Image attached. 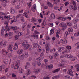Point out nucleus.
I'll use <instances>...</instances> for the list:
<instances>
[{
	"mask_svg": "<svg viewBox=\"0 0 79 79\" xmlns=\"http://www.w3.org/2000/svg\"><path fill=\"white\" fill-rule=\"evenodd\" d=\"M20 64V60H18L16 63L15 62H13L12 65L11 66L12 68L14 67V69H17L19 67Z\"/></svg>",
	"mask_w": 79,
	"mask_h": 79,
	"instance_id": "f257e3e1",
	"label": "nucleus"
},
{
	"mask_svg": "<svg viewBox=\"0 0 79 79\" xmlns=\"http://www.w3.org/2000/svg\"><path fill=\"white\" fill-rule=\"evenodd\" d=\"M18 58L21 60H23L24 59V55L23 54H19L18 56Z\"/></svg>",
	"mask_w": 79,
	"mask_h": 79,
	"instance_id": "f03ea898",
	"label": "nucleus"
},
{
	"mask_svg": "<svg viewBox=\"0 0 79 79\" xmlns=\"http://www.w3.org/2000/svg\"><path fill=\"white\" fill-rule=\"evenodd\" d=\"M67 73L68 74L71 75V76H74V75H73V72L71 69H69L67 72Z\"/></svg>",
	"mask_w": 79,
	"mask_h": 79,
	"instance_id": "7ed1b4c3",
	"label": "nucleus"
},
{
	"mask_svg": "<svg viewBox=\"0 0 79 79\" xmlns=\"http://www.w3.org/2000/svg\"><path fill=\"white\" fill-rule=\"evenodd\" d=\"M46 53H48V49H49V47L50 46V44H47V43H46Z\"/></svg>",
	"mask_w": 79,
	"mask_h": 79,
	"instance_id": "20e7f679",
	"label": "nucleus"
},
{
	"mask_svg": "<svg viewBox=\"0 0 79 79\" xmlns=\"http://www.w3.org/2000/svg\"><path fill=\"white\" fill-rule=\"evenodd\" d=\"M65 56L66 57V58H73V56L70 54H66L65 55Z\"/></svg>",
	"mask_w": 79,
	"mask_h": 79,
	"instance_id": "39448f33",
	"label": "nucleus"
},
{
	"mask_svg": "<svg viewBox=\"0 0 79 79\" xmlns=\"http://www.w3.org/2000/svg\"><path fill=\"white\" fill-rule=\"evenodd\" d=\"M38 45V44L37 43H35L32 45L31 47L32 48H35L37 47Z\"/></svg>",
	"mask_w": 79,
	"mask_h": 79,
	"instance_id": "423d86ee",
	"label": "nucleus"
},
{
	"mask_svg": "<svg viewBox=\"0 0 79 79\" xmlns=\"http://www.w3.org/2000/svg\"><path fill=\"white\" fill-rule=\"evenodd\" d=\"M22 45L24 47L26 46V45H27V41L26 40L24 41L22 43Z\"/></svg>",
	"mask_w": 79,
	"mask_h": 79,
	"instance_id": "0eeeda50",
	"label": "nucleus"
},
{
	"mask_svg": "<svg viewBox=\"0 0 79 79\" xmlns=\"http://www.w3.org/2000/svg\"><path fill=\"white\" fill-rule=\"evenodd\" d=\"M36 10V5L34 4L32 8V10L33 12H35V10Z\"/></svg>",
	"mask_w": 79,
	"mask_h": 79,
	"instance_id": "6e6552de",
	"label": "nucleus"
},
{
	"mask_svg": "<svg viewBox=\"0 0 79 79\" xmlns=\"http://www.w3.org/2000/svg\"><path fill=\"white\" fill-rule=\"evenodd\" d=\"M47 3L48 5V6L49 7H51V8L53 7V5H52V4H51V3H50V2H48V1H47Z\"/></svg>",
	"mask_w": 79,
	"mask_h": 79,
	"instance_id": "1a4fd4ad",
	"label": "nucleus"
},
{
	"mask_svg": "<svg viewBox=\"0 0 79 79\" xmlns=\"http://www.w3.org/2000/svg\"><path fill=\"white\" fill-rule=\"evenodd\" d=\"M18 44L17 43H15V44L14 46L13 47V48L15 50H17L18 49Z\"/></svg>",
	"mask_w": 79,
	"mask_h": 79,
	"instance_id": "9d476101",
	"label": "nucleus"
},
{
	"mask_svg": "<svg viewBox=\"0 0 79 79\" xmlns=\"http://www.w3.org/2000/svg\"><path fill=\"white\" fill-rule=\"evenodd\" d=\"M23 51L22 49H20L18 50L17 52V54H21L23 52Z\"/></svg>",
	"mask_w": 79,
	"mask_h": 79,
	"instance_id": "9b49d317",
	"label": "nucleus"
},
{
	"mask_svg": "<svg viewBox=\"0 0 79 79\" xmlns=\"http://www.w3.org/2000/svg\"><path fill=\"white\" fill-rule=\"evenodd\" d=\"M60 42L62 44H66V43H67V41H66V40H64L62 39L60 40Z\"/></svg>",
	"mask_w": 79,
	"mask_h": 79,
	"instance_id": "f8f14e48",
	"label": "nucleus"
},
{
	"mask_svg": "<svg viewBox=\"0 0 79 79\" xmlns=\"http://www.w3.org/2000/svg\"><path fill=\"white\" fill-rule=\"evenodd\" d=\"M32 37H34V39H38L39 37H38V35H34L33 34L32 35Z\"/></svg>",
	"mask_w": 79,
	"mask_h": 79,
	"instance_id": "ddd939ff",
	"label": "nucleus"
},
{
	"mask_svg": "<svg viewBox=\"0 0 79 79\" xmlns=\"http://www.w3.org/2000/svg\"><path fill=\"white\" fill-rule=\"evenodd\" d=\"M31 74V71H30V69H28L27 70V73H26V75L27 76H29V74Z\"/></svg>",
	"mask_w": 79,
	"mask_h": 79,
	"instance_id": "4468645a",
	"label": "nucleus"
},
{
	"mask_svg": "<svg viewBox=\"0 0 79 79\" xmlns=\"http://www.w3.org/2000/svg\"><path fill=\"white\" fill-rule=\"evenodd\" d=\"M30 46V45L29 44H27V45H26L25 46L24 48H25V50H27L29 48V47Z\"/></svg>",
	"mask_w": 79,
	"mask_h": 79,
	"instance_id": "2eb2a0df",
	"label": "nucleus"
},
{
	"mask_svg": "<svg viewBox=\"0 0 79 79\" xmlns=\"http://www.w3.org/2000/svg\"><path fill=\"white\" fill-rule=\"evenodd\" d=\"M40 70H41L40 69H37L35 70V73L37 74V73H39V72H40Z\"/></svg>",
	"mask_w": 79,
	"mask_h": 79,
	"instance_id": "dca6fc26",
	"label": "nucleus"
},
{
	"mask_svg": "<svg viewBox=\"0 0 79 79\" xmlns=\"http://www.w3.org/2000/svg\"><path fill=\"white\" fill-rule=\"evenodd\" d=\"M29 63L27 62L26 64V66H25V69H27V68L29 67Z\"/></svg>",
	"mask_w": 79,
	"mask_h": 79,
	"instance_id": "f3484780",
	"label": "nucleus"
},
{
	"mask_svg": "<svg viewBox=\"0 0 79 79\" xmlns=\"http://www.w3.org/2000/svg\"><path fill=\"white\" fill-rule=\"evenodd\" d=\"M5 68V65H3L1 66H0V71H1L3 69H4Z\"/></svg>",
	"mask_w": 79,
	"mask_h": 79,
	"instance_id": "a211bd4d",
	"label": "nucleus"
},
{
	"mask_svg": "<svg viewBox=\"0 0 79 79\" xmlns=\"http://www.w3.org/2000/svg\"><path fill=\"white\" fill-rule=\"evenodd\" d=\"M50 17L51 18H52V19H55V15L54 14H52L50 15Z\"/></svg>",
	"mask_w": 79,
	"mask_h": 79,
	"instance_id": "6ab92c4d",
	"label": "nucleus"
},
{
	"mask_svg": "<svg viewBox=\"0 0 79 79\" xmlns=\"http://www.w3.org/2000/svg\"><path fill=\"white\" fill-rule=\"evenodd\" d=\"M60 68L57 69L53 71L52 72L53 73H56V72H58L59 71H60Z\"/></svg>",
	"mask_w": 79,
	"mask_h": 79,
	"instance_id": "aec40b11",
	"label": "nucleus"
},
{
	"mask_svg": "<svg viewBox=\"0 0 79 79\" xmlns=\"http://www.w3.org/2000/svg\"><path fill=\"white\" fill-rule=\"evenodd\" d=\"M50 35H52V34H53L54 33V30L53 29H52L50 31Z\"/></svg>",
	"mask_w": 79,
	"mask_h": 79,
	"instance_id": "412c9836",
	"label": "nucleus"
},
{
	"mask_svg": "<svg viewBox=\"0 0 79 79\" xmlns=\"http://www.w3.org/2000/svg\"><path fill=\"white\" fill-rule=\"evenodd\" d=\"M12 29L13 30H17L19 29V27H12Z\"/></svg>",
	"mask_w": 79,
	"mask_h": 79,
	"instance_id": "4be33fe9",
	"label": "nucleus"
},
{
	"mask_svg": "<svg viewBox=\"0 0 79 79\" xmlns=\"http://www.w3.org/2000/svg\"><path fill=\"white\" fill-rule=\"evenodd\" d=\"M54 2V3L56 4V5H57V3H58L57 2H60V0H53Z\"/></svg>",
	"mask_w": 79,
	"mask_h": 79,
	"instance_id": "5701e85b",
	"label": "nucleus"
},
{
	"mask_svg": "<svg viewBox=\"0 0 79 79\" xmlns=\"http://www.w3.org/2000/svg\"><path fill=\"white\" fill-rule=\"evenodd\" d=\"M65 78L66 79H71L72 78L70 76H65Z\"/></svg>",
	"mask_w": 79,
	"mask_h": 79,
	"instance_id": "b1692460",
	"label": "nucleus"
},
{
	"mask_svg": "<svg viewBox=\"0 0 79 79\" xmlns=\"http://www.w3.org/2000/svg\"><path fill=\"white\" fill-rule=\"evenodd\" d=\"M3 29H2L1 30V34L2 35H4L3 32L5 31V30L3 29V27H2Z\"/></svg>",
	"mask_w": 79,
	"mask_h": 79,
	"instance_id": "393cba45",
	"label": "nucleus"
},
{
	"mask_svg": "<svg viewBox=\"0 0 79 79\" xmlns=\"http://www.w3.org/2000/svg\"><path fill=\"white\" fill-rule=\"evenodd\" d=\"M3 29H2L1 30V34L2 35H4L3 32L5 31V30L3 29V27H2Z\"/></svg>",
	"mask_w": 79,
	"mask_h": 79,
	"instance_id": "a878e982",
	"label": "nucleus"
},
{
	"mask_svg": "<svg viewBox=\"0 0 79 79\" xmlns=\"http://www.w3.org/2000/svg\"><path fill=\"white\" fill-rule=\"evenodd\" d=\"M19 70L20 73H23L24 72V71L23 70V69H22V68H19Z\"/></svg>",
	"mask_w": 79,
	"mask_h": 79,
	"instance_id": "bb28decb",
	"label": "nucleus"
},
{
	"mask_svg": "<svg viewBox=\"0 0 79 79\" xmlns=\"http://www.w3.org/2000/svg\"><path fill=\"white\" fill-rule=\"evenodd\" d=\"M68 31H69L70 32H73V30L71 28H69L68 29Z\"/></svg>",
	"mask_w": 79,
	"mask_h": 79,
	"instance_id": "cd10ccee",
	"label": "nucleus"
},
{
	"mask_svg": "<svg viewBox=\"0 0 79 79\" xmlns=\"http://www.w3.org/2000/svg\"><path fill=\"white\" fill-rule=\"evenodd\" d=\"M16 58H17V56L16 55H14L12 56V59L13 60H15V59H16Z\"/></svg>",
	"mask_w": 79,
	"mask_h": 79,
	"instance_id": "c85d7f7f",
	"label": "nucleus"
},
{
	"mask_svg": "<svg viewBox=\"0 0 79 79\" xmlns=\"http://www.w3.org/2000/svg\"><path fill=\"white\" fill-rule=\"evenodd\" d=\"M46 24V22H45V20L43 21V23L42 24V26H44Z\"/></svg>",
	"mask_w": 79,
	"mask_h": 79,
	"instance_id": "c756f323",
	"label": "nucleus"
},
{
	"mask_svg": "<svg viewBox=\"0 0 79 79\" xmlns=\"http://www.w3.org/2000/svg\"><path fill=\"white\" fill-rule=\"evenodd\" d=\"M75 45H77V48L78 49L79 48V43H77Z\"/></svg>",
	"mask_w": 79,
	"mask_h": 79,
	"instance_id": "7c9ffc66",
	"label": "nucleus"
},
{
	"mask_svg": "<svg viewBox=\"0 0 79 79\" xmlns=\"http://www.w3.org/2000/svg\"><path fill=\"white\" fill-rule=\"evenodd\" d=\"M22 16V14H19L16 16V18L17 19L20 18V16Z\"/></svg>",
	"mask_w": 79,
	"mask_h": 79,
	"instance_id": "2f4dec72",
	"label": "nucleus"
},
{
	"mask_svg": "<svg viewBox=\"0 0 79 79\" xmlns=\"http://www.w3.org/2000/svg\"><path fill=\"white\" fill-rule=\"evenodd\" d=\"M10 13L12 14L14 13H15V10L13 9H11Z\"/></svg>",
	"mask_w": 79,
	"mask_h": 79,
	"instance_id": "473e14b6",
	"label": "nucleus"
},
{
	"mask_svg": "<svg viewBox=\"0 0 79 79\" xmlns=\"http://www.w3.org/2000/svg\"><path fill=\"white\" fill-rule=\"evenodd\" d=\"M13 47V45L12 44H10L9 46V48H8V50H10L11 48Z\"/></svg>",
	"mask_w": 79,
	"mask_h": 79,
	"instance_id": "72a5a7b5",
	"label": "nucleus"
},
{
	"mask_svg": "<svg viewBox=\"0 0 79 79\" xmlns=\"http://www.w3.org/2000/svg\"><path fill=\"white\" fill-rule=\"evenodd\" d=\"M66 27H67L66 26H64V25L62 27V29L63 30V31H64V30H65L66 29Z\"/></svg>",
	"mask_w": 79,
	"mask_h": 79,
	"instance_id": "f704fd0d",
	"label": "nucleus"
},
{
	"mask_svg": "<svg viewBox=\"0 0 79 79\" xmlns=\"http://www.w3.org/2000/svg\"><path fill=\"white\" fill-rule=\"evenodd\" d=\"M25 56L26 58H27V57H28V56H29V54H28V52L25 53Z\"/></svg>",
	"mask_w": 79,
	"mask_h": 79,
	"instance_id": "c9c22d12",
	"label": "nucleus"
},
{
	"mask_svg": "<svg viewBox=\"0 0 79 79\" xmlns=\"http://www.w3.org/2000/svg\"><path fill=\"white\" fill-rule=\"evenodd\" d=\"M2 42H3V40L1 39V41H0V46H2V45H3Z\"/></svg>",
	"mask_w": 79,
	"mask_h": 79,
	"instance_id": "e433bc0d",
	"label": "nucleus"
},
{
	"mask_svg": "<svg viewBox=\"0 0 79 79\" xmlns=\"http://www.w3.org/2000/svg\"><path fill=\"white\" fill-rule=\"evenodd\" d=\"M64 23H61L59 25V26L60 27H62L63 26H64Z\"/></svg>",
	"mask_w": 79,
	"mask_h": 79,
	"instance_id": "4c0bfd02",
	"label": "nucleus"
},
{
	"mask_svg": "<svg viewBox=\"0 0 79 79\" xmlns=\"http://www.w3.org/2000/svg\"><path fill=\"white\" fill-rule=\"evenodd\" d=\"M14 39L15 40H16L18 39V36L17 35L15 36L14 37Z\"/></svg>",
	"mask_w": 79,
	"mask_h": 79,
	"instance_id": "58836bf2",
	"label": "nucleus"
},
{
	"mask_svg": "<svg viewBox=\"0 0 79 79\" xmlns=\"http://www.w3.org/2000/svg\"><path fill=\"white\" fill-rule=\"evenodd\" d=\"M46 39L47 40H50V38L49 37L47 36L46 37Z\"/></svg>",
	"mask_w": 79,
	"mask_h": 79,
	"instance_id": "ea45409f",
	"label": "nucleus"
},
{
	"mask_svg": "<svg viewBox=\"0 0 79 79\" xmlns=\"http://www.w3.org/2000/svg\"><path fill=\"white\" fill-rule=\"evenodd\" d=\"M23 16H25L27 18V13H25L23 14Z\"/></svg>",
	"mask_w": 79,
	"mask_h": 79,
	"instance_id": "a19ab883",
	"label": "nucleus"
},
{
	"mask_svg": "<svg viewBox=\"0 0 79 79\" xmlns=\"http://www.w3.org/2000/svg\"><path fill=\"white\" fill-rule=\"evenodd\" d=\"M41 61H38L37 62V64L38 66H40V64H41Z\"/></svg>",
	"mask_w": 79,
	"mask_h": 79,
	"instance_id": "79ce46f5",
	"label": "nucleus"
},
{
	"mask_svg": "<svg viewBox=\"0 0 79 79\" xmlns=\"http://www.w3.org/2000/svg\"><path fill=\"white\" fill-rule=\"evenodd\" d=\"M36 60H42V57L41 56L39 58H37Z\"/></svg>",
	"mask_w": 79,
	"mask_h": 79,
	"instance_id": "37998d69",
	"label": "nucleus"
},
{
	"mask_svg": "<svg viewBox=\"0 0 79 79\" xmlns=\"http://www.w3.org/2000/svg\"><path fill=\"white\" fill-rule=\"evenodd\" d=\"M66 48H67V49H68V50H71V47L70 46H67Z\"/></svg>",
	"mask_w": 79,
	"mask_h": 79,
	"instance_id": "c03bdc74",
	"label": "nucleus"
},
{
	"mask_svg": "<svg viewBox=\"0 0 79 79\" xmlns=\"http://www.w3.org/2000/svg\"><path fill=\"white\" fill-rule=\"evenodd\" d=\"M58 51L59 52H61L62 50H63V49L61 48H59L58 49Z\"/></svg>",
	"mask_w": 79,
	"mask_h": 79,
	"instance_id": "a18cd8bd",
	"label": "nucleus"
},
{
	"mask_svg": "<svg viewBox=\"0 0 79 79\" xmlns=\"http://www.w3.org/2000/svg\"><path fill=\"white\" fill-rule=\"evenodd\" d=\"M55 52V49H53L51 50V51H50V52L51 53H54V52Z\"/></svg>",
	"mask_w": 79,
	"mask_h": 79,
	"instance_id": "49530a36",
	"label": "nucleus"
},
{
	"mask_svg": "<svg viewBox=\"0 0 79 79\" xmlns=\"http://www.w3.org/2000/svg\"><path fill=\"white\" fill-rule=\"evenodd\" d=\"M33 66H36L37 64V62L36 61H35L32 63Z\"/></svg>",
	"mask_w": 79,
	"mask_h": 79,
	"instance_id": "de8ad7c7",
	"label": "nucleus"
},
{
	"mask_svg": "<svg viewBox=\"0 0 79 79\" xmlns=\"http://www.w3.org/2000/svg\"><path fill=\"white\" fill-rule=\"evenodd\" d=\"M35 34H39L40 33L39 32H37V30H35Z\"/></svg>",
	"mask_w": 79,
	"mask_h": 79,
	"instance_id": "09e8293b",
	"label": "nucleus"
},
{
	"mask_svg": "<svg viewBox=\"0 0 79 79\" xmlns=\"http://www.w3.org/2000/svg\"><path fill=\"white\" fill-rule=\"evenodd\" d=\"M61 31L60 30H58L57 31V33L58 34H61Z\"/></svg>",
	"mask_w": 79,
	"mask_h": 79,
	"instance_id": "8fccbe9b",
	"label": "nucleus"
},
{
	"mask_svg": "<svg viewBox=\"0 0 79 79\" xmlns=\"http://www.w3.org/2000/svg\"><path fill=\"white\" fill-rule=\"evenodd\" d=\"M58 8L59 7H58V6H55L54 7V9H55V10H57Z\"/></svg>",
	"mask_w": 79,
	"mask_h": 79,
	"instance_id": "3c124183",
	"label": "nucleus"
},
{
	"mask_svg": "<svg viewBox=\"0 0 79 79\" xmlns=\"http://www.w3.org/2000/svg\"><path fill=\"white\" fill-rule=\"evenodd\" d=\"M16 8H17V9H19V8H21V6L19 5H18L16 6Z\"/></svg>",
	"mask_w": 79,
	"mask_h": 79,
	"instance_id": "603ef678",
	"label": "nucleus"
},
{
	"mask_svg": "<svg viewBox=\"0 0 79 79\" xmlns=\"http://www.w3.org/2000/svg\"><path fill=\"white\" fill-rule=\"evenodd\" d=\"M76 57H74L72 59H71V61H75V60H76Z\"/></svg>",
	"mask_w": 79,
	"mask_h": 79,
	"instance_id": "864d4df0",
	"label": "nucleus"
},
{
	"mask_svg": "<svg viewBox=\"0 0 79 79\" xmlns=\"http://www.w3.org/2000/svg\"><path fill=\"white\" fill-rule=\"evenodd\" d=\"M67 25L68 26H72V24L70 22H69L67 23Z\"/></svg>",
	"mask_w": 79,
	"mask_h": 79,
	"instance_id": "5fc2aeb1",
	"label": "nucleus"
},
{
	"mask_svg": "<svg viewBox=\"0 0 79 79\" xmlns=\"http://www.w3.org/2000/svg\"><path fill=\"white\" fill-rule=\"evenodd\" d=\"M50 79V77H46L43 78V79Z\"/></svg>",
	"mask_w": 79,
	"mask_h": 79,
	"instance_id": "6e6d98bb",
	"label": "nucleus"
},
{
	"mask_svg": "<svg viewBox=\"0 0 79 79\" xmlns=\"http://www.w3.org/2000/svg\"><path fill=\"white\" fill-rule=\"evenodd\" d=\"M63 6H64V5L63 4H62L60 6V10H62V9L63 8Z\"/></svg>",
	"mask_w": 79,
	"mask_h": 79,
	"instance_id": "4d7b16f0",
	"label": "nucleus"
},
{
	"mask_svg": "<svg viewBox=\"0 0 79 79\" xmlns=\"http://www.w3.org/2000/svg\"><path fill=\"white\" fill-rule=\"evenodd\" d=\"M77 25L76 24H75L74 26H73V28L74 29H77Z\"/></svg>",
	"mask_w": 79,
	"mask_h": 79,
	"instance_id": "13d9d810",
	"label": "nucleus"
},
{
	"mask_svg": "<svg viewBox=\"0 0 79 79\" xmlns=\"http://www.w3.org/2000/svg\"><path fill=\"white\" fill-rule=\"evenodd\" d=\"M66 34H70V32L68 30V31H66L65 32Z\"/></svg>",
	"mask_w": 79,
	"mask_h": 79,
	"instance_id": "bf43d9fd",
	"label": "nucleus"
},
{
	"mask_svg": "<svg viewBox=\"0 0 79 79\" xmlns=\"http://www.w3.org/2000/svg\"><path fill=\"white\" fill-rule=\"evenodd\" d=\"M60 67H61L62 68H64V65L63 64H60Z\"/></svg>",
	"mask_w": 79,
	"mask_h": 79,
	"instance_id": "052dcab7",
	"label": "nucleus"
},
{
	"mask_svg": "<svg viewBox=\"0 0 79 79\" xmlns=\"http://www.w3.org/2000/svg\"><path fill=\"white\" fill-rule=\"evenodd\" d=\"M30 33V31L29 30H27V33L26 34V35H29Z\"/></svg>",
	"mask_w": 79,
	"mask_h": 79,
	"instance_id": "680f3d73",
	"label": "nucleus"
},
{
	"mask_svg": "<svg viewBox=\"0 0 79 79\" xmlns=\"http://www.w3.org/2000/svg\"><path fill=\"white\" fill-rule=\"evenodd\" d=\"M67 19H69V21H70L71 19V18L70 17H68L66 18Z\"/></svg>",
	"mask_w": 79,
	"mask_h": 79,
	"instance_id": "e2e57ef3",
	"label": "nucleus"
},
{
	"mask_svg": "<svg viewBox=\"0 0 79 79\" xmlns=\"http://www.w3.org/2000/svg\"><path fill=\"white\" fill-rule=\"evenodd\" d=\"M73 23H74V24H75V23H76L77 22V21H76V20L74 19L73 21Z\"/></svg>",
	"mask_w": 79,
	"mask_h": 79,
	"instance_id": "0e129e2a",
	"label": "nucleus"
},
{
	"mask_svg": "<svg viewBox=\"0 0 79 79\" xmlns=\"http://www.w3.org/2000/svg\"><path fill=\"white\" fill-rule=\"evenodd\" d=\"M66 19H67L65 17L62 18V20L63 21H64Z\"/></svg>",
	"mask_w": 79,
	"mask_h": 79,
	"instance_id": "69168bd1",
	"label": "nucleus"
},
{
	"mask_svg": "<svg viewBox=\"0 0 79 79\" xmlns=\"http://www.w3.org/2000/svg\"><path fill=\"white\" fill-rule=\"evenodd\" d=\"M57 19H58L59 20H61V19H63V17H59L58 18H57Z\"/></svg>",
	"mask_w": 79,
	"mask_h": 79,
	"instance_id": "338daca9",
	"label": "nucleus"
},
{
	"mask_svg": "<svg viewBox=\"0 0 79 79\" xmlns=\"http://www.w3.org/2000/svg\"><path fill=\"white\" fill-rule=\"evenodd\" d=\"M54 54L55 55V56H58V53H54Z\"/></svg>",
	"mask_w": 79,
	"mask_h": 79,
	"instance_id": "774afa93",
	"label": "nucleus"
}]
</instances>
